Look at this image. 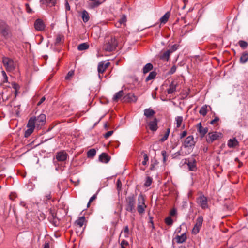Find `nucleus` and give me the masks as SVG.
<instances>
[{
    "mask_svg": "<svg viewBox=\"0 0 248 248\" xmlns=\"http://www.w3.org/2000/svg\"><path fill=\"white\" fill-rule=\"evenodd\" d=\"M170 12H167L160 19V21L161 23L165 24L168 20L170 16Z\"/></svg>",
    "mask_w": 248,
    "mask_h": 248,
    "instance_id": "28",
    "label": "nucleus"
},
{
    "mask_svg": "<svg viewBox=\"0 0 248 248\" xmlns=\"http://www.w3.org/2000/svg\"><path fill=\"white\" fill-rule=\"evenodd\" d=\"M170 132V128H168V129H167V131H166V133H165V134L163 135V136L162 137V138L160 139V140L161 142H164V141H165L166 140H167V139H168V137H169V135Z\"/></svg>",
    "mask_w": 248,
    "mask_h": 248,
    "instance_id": "42",
    "label": "nucleus"
},
{
    "mask_svg": "<svg viewBox=\"0 0 248 248\" xmlns=\"http://www.w3.org/2000/svg\"><path fill=\"white\" fill-rule=\"evenodd\" d=\"M148 125L150 130L151 131H156L158 128L157 121L156 118H154L152 121L149 122Z\"/></svg>",
    "mask_w": 248,
    "mask_h": 248,
    "instance_id": "15",
    "label": "nucleus"
},
{
    "mask_svg": "<svg viewBox=\"0 0 248 248\" xmlns=\"http://www.w3.org/2000/svg\"><path fill=\"white\" fill-rule=\"evenodd\" d=\"M13 87L14 89H15V90H16V92L17 91V90H18L19 88V85L17 84H16V83H14L13 85Z\"/></svg>",
    "mask_w": 248,
    "mask_h": 248,
    "instance_id": "58",
    "label": "nucleus"
},
{
    "mask_svg": "<svg viewBox=\"0 0 248 248\" xmlns=\"http://www.w3.org/2000/svg\"><path fill=\"white\" fill-rule=\"evenodd\" d=\"M177 243L180 244L184 242L186 239V235L185 233L181 235H177L175 238Z\"/></svg>",
    "mask_w": 248,
    "mask_h": 248,
    "instance_id": "23",
    "label": "nucleus"
},
{
    "mask_svg": "<svg viewBox=\"0 0 248 248\" xmlns=\"http://www.w3.org/2000/svg\"><path fill=\"white\" fill-rule=\"evenodd\" d=\"M2 76L4 79V80L3 81L4 83L7 82H8V77L7 76V75L4 71H2L1 72Z\"/></svg>",
    "mask_w": 248,
    "mask_h": 248,
    "instance_id": "50",
    "label": "nucleus"
},
{
    "mask_svg": "<svg viewBox=\"0 0 248 248\" xmlns=\"http://www.w3.org/2000/svg\"><path fill=\"white\" fill-rule=\"evenodd\" d=\"M155 113V111L150 108H146L144 110V115L148 118L154 116Z\"/></svg>",
    "mask_w": 248,
    "mask_h": 248,
    "instance_id": "25",
    "label": "nucleus"
},
{
    "mask_svg": "<svg viewBox=\"0 0 248 248\" xmlns=\"http://www.w3.org/2000/svg\"><path fill=\"white\" fill-rule=\"evenodd\" d=\"M64 41V36L61 34H58L56 36L55 40V44L58 45L60 44L63 43Z\"/></svg>",
    "mask_w": 248,
    "mask_h": 248,
    "instance_id": "33",
    "label": "nucleus"
},
{
    "mask_svg": "<svg viewBox=\"0 0 248 248\" xmlns=\"http://www.w3.org/2000/svg\"><path fill=\"white\" fill-rule=\"evenodd\" d=\"M170 53L167 49L164 51H162L160 53L159 56V58L164 61H168L170 59Z\"/></svg>",
    "mask_w": 248,
    "mask_h": 248,
    "instance_id": "16",
    "label": "nucleus"
},
{
    "mask_svg": "<svg viewBox=\"0 0 248 248\" xmlns=\"http://www.w3.org/2000/svg\"><path fill=\"white\" fill-rule=\"evenodd\" d=\"M197 203L202 209H205L208 207L207 199L203 195H200L197 199Z\"/></svg>",
    "mask_w": 248,
    "mask_h": 248,
    "instance_id": "7",
    "label": "nucleus"
},
{
    "mask_svg": "<svg viewBox=\"0 0 248 248\" xmlns=\"http://www.w3.org/2000/svg\"><path fill=\"white\" fill-rule=\"evenodd\" d=\"M110 156L106 153H102L100 155H99V160L103 162V163H108L109 160H110Z\"/></svg>",
    "mask_w": 248,
    "mask_h": 248,
    "instance_id": "19",
    "label": "nucleus"
},
{
    "mask_svg": "<svg viewBox=\"0 0 248 248\" xmlns=\"http://www.w3.org/2000/svg\"><path fill=\"white\" fill-rule=\"evenodd\" d=\"M141 154L143 155L144 160L142 162V164L144 166H146L147 164V163L149 160V157L146 153L143 152H142Z\"/></svg>",
    "mask_w": 248,
    "mask_h": 248,
    "instance_id": "41",
    "label": "nucleus"
},
{
    "mask_svg": "<svg viewBox=\"0 0 248 248\" xmlns=\"http://www.w3.org/2000/svg\"><path fill=\"white\" fill-rule=\"evenodd\" d=\"M9 27L3 21L0 20V34L4 37L8 35Z\"/></svg>",
    "mask_w": 248,
    "mask_h": 248,
    "instance_id": "9",
    "label": "nucleus"
},
{
    "mask_svg": "<svg viewBox=\"0 0 248 248\" xmlns=\"http://www.w3.org/2000/svg\"><path fill=\"white\" fill-rule=\"evenodd\" d=\"M68 156L64 151H61L56 153V158L58 161H64L67 159Z\"/></svg>",
    "mask_w": 248,
    "mask_h": 248,
    "instance_id": "12",
    "label": "nucleus"
},
{
    "mask_svg": "<svg viewBox=\"0 0 248 248\" xmlns=\"http://www.w3.org/2000/svg\"><path fill=\"white\" fill-rule=\"evenodd\" d=\"M137 97L132 93H129L124 96L122 99L123 102H136L137 100Z\"/></svg>",
    "mask_w": 248,
    "mask_h": 248,
    "instance_id": "11",
    "label": "nucleus"
},
{
    "mask_svg": "<svg viewBox=\"0 0 248 248\" xmlns=\"http://www.w3.org/2000/svg\"><path fill=\"white\" fill-rule=\"evenodd\" d=\"M37 124L40 123H45L46 122V115L44 114H41L38 117H36Z\"/></svg>",
    "mask_w": 248,
    "mask_h": 248,
    "instance_id": "32",
    "label": "nucleus"
},
{
    "mask_svg": "<svg viewBox=\"0 0 248 248\" xmlns=\"http://www.w3.org/2000/svg\"><path fill=\"white\" fill-rule=\"evenodd\" d=\"M195 145V141H194L193 136H189L186 137L183 144V146L185 148H191L194 147Z\"/></svg>",
    "mask_w": 248,
    "mask_h": 248,
    "instance_id": "10",
    "label": "nucleus"
},
{
    "mask_svg": "<svg viewBox=\"0 0 248 248\" xmlns=\"http://www.w3.org/2000/svg\"><path fill=\"white\" fill-rule=\"evenodd\" d=\"M238 44L243 49L246 48L248 46V43L243 40H240L238 42Z\"/></svg>",
    "mask_w": 248,
    "mask_h": 248,
    "instance_id": "46",
    "label": "nucleus"
},
{
    "mask_svg": "<svg viewBox=\"0 0 248 248\" xmlns=\"http://www.w3.org/2000/svg\"><path fill=\"white\" fill-rule=\"evenodd\" d=\"M82 19L84 23L87 22L90 19L89 13L85 10L82 12L81 14Z\"/></svg>",
    "mask_w": 248,
    "mask_h": 248,
    "instance_id": "27",
    "label": "nucleus"
},
{
    "mask_svg": "<svg viewBox=\"0 0 248 248\" xmlns=\"http://www.w3.org/2000/svg\"><path fill=\"white\" fill-rule=\"evenodd\" d=\"M74 74V72L73 70H71L68 72L66 76L65 77L66 79H69L71 77H72Z\"/></svg>",
    "mask_w": 248,
    "mask_h": 248,
    "instance_id": "49",
    "label": "nucleus"
},
{
    "mask_svg": "<svg viewBox=\"0 0 248 248\" xmlns=\"http://www.w3.org/2000/svg\"><path fill=\"white\" fill-rule=\"evenodd\" d=\"M124 94V91L123 90L119 91L114 95L112 98L113 101L116 102H118L120 99L122 100Z\"/></svg>",
    "mask_w": 248,
    "mask_h": 248,
    "instance_id": "21",
    "label": "nucleus"
},
{
    "mask_svg": "<svg viewBox=\"0 0 248 248\" xmlns=\"http://www.w3.org/2000/svg\"><path fill=\"white\" fill-rule=\"evenodd\" d=\"M89 47V45L86 43H83L78 46V49L79 51H82L87 49Z\"/></svg>",
    "mask_w": 248,
    "mask_h": 248,
    "instance_id": "34",
    "label": "nucleus"
},
{
    "mask_svg": "<svg viewBox=\"0 0 248 248\" xmlns=\"http://www.w3.org/2000/svg\"><path fill=\"white\" fill-rule=\"evenodd\" d=\"M239 142L236 138L230 139L228 140L227 145L229 148H234L238 145Z\"/></svg>",
    "mask_w": 248,
    "mask_h": 248,
    "instance_id": "20",
    "label": "nucleus"
},
{
    "mask_svg": "<svg viewBox=\"0 0 248 248\" xmlns=\"http://www.w3.org/2000/svg\"><path fill=\"white\" fill-rule=\"evenodd\" d=\"M181 155H182V154H181V151H178L173 155V158H176V157H177V156H180Z\"/></svg>",
    "mask_w": 248,
    "mask_h": 248,
    "instance_id": "60",
    "label": "nucleus"
},
{
    "mask_svg": "<svg viewBox=\"0 0 248 248\" xmlns=\"http://www.w3.org/2000/svg\"><path fill=\"white\" fill-rule=\"evenodd\" d=\"M222 137V134L218 132H212L208 133L206 138V141L209 143H211Z\"/></svg>",
    "mask_w": 248,
    "mask_h": 248,
    "instance_id": "4",
    "label": "nucleus"
},
{
    "mask_svg": "<svg viewBox=\"0 0 248 248\" xmlns=\"http://www.w3.org/2000/svg\"><path fill=\"white\" fill-rule=\"evenodd\" d=\"M65 6V9L66 11H69L70 10V6L67 1H66Z\"/></svg>",
    "mask_w": 248,
    "mask_h": 248,
    "instance_id": "59",
    "label": "nucleus"
},
{
    "mask_svg": "<svg viewBox=\"0 0 248 248\" xmlns=\"http://www.w3.org/2000/svg\"><path fill=\"white\" fill-rule=\"evenodd\" d=\"M34 129L31 128H28V129L25 131L24 133V136L26 138H28L30 136L33 132Z\"/></svg>",
    "mask_w": 248,
    "mask_h": 248,
    "instance_id": "43",
    "label": "nucleus"
},
{
    "mask_svg": "<svg viewBox=\"0 0 248 248\" xmlns=\"http://www.w3.org/2000/svg\"><path fill=\"white\" fill-rule=\"evenodd\" d=\"M86 219L84 216L79 217L75 222V224L79 227L81 228L83 226L85 222Z\"/></svg>",
    "mask_w": 248,
    "mask_h": 248,
    "instance_id": "24",
    "label": "nucleus"
},
{
    "mask_svg": "<svg viewBox=\"0 0 248 248\" xmlns=\"http://www.w3.org/2000/svg\"><path fill=\"white\" fill-rule=\"evenodd\" d=\"M248 61V53L244 52L242 54V55L240 58V62L241 63H245Z\"/></svg>",
    "mask_w": 248,
    "mask_h": 248,
    "instance_id": "30",
    "label": "nucleus"
},
{
    "mask_svg": "<svg viewBox=\"0 0 248 248\" xmlns=\"http://www.w3.org/2000/svg\"><path fill=\"white\" fill-rule=\"evenodd\" d=\"M34 27L38 31H42L45 28V25L41 19H37L34 23Z\"/></svg>",
    "mask_w": 248,
    "mask_h": 248,
    "instance_id": "18",
    "label": "nucleus"
},
{
    "mask_svg": "<svg viewBox=\"0 0 248 248\" xmlns=\"http://www.w3.org/2000/svg\"><path fill=\"white\" fill-rule=\"evenodd\" d=\"M2 62L7 71H13L16 67V63L8 57H3Z\"/></svg>",
    "mask_w": 248,
    "mask_h": 248,
    "instance_id": "2",
    "label": "nucleus"
},
{
    "mask_svg": "<svg viewBox=\"0 0 248 248\" xmlns=\"http://www.w3.org/2000/svg\"><path fill=\"white\" fill-rule=\"evenodd\" d=\"M176 213V210L175 209H173L170 212V215L172 216L175 215Z\"/></svg>",
    "mask_w": 248,
    "mask_h": 248,
    "instance_id": "64",
    "label": "nucleus"
},
{
    "mask_svg": "<svg viewBox=\"0 0 248 248\" xmlns=\"http://www.w3.org/2000/svg\"><path fill=\"white\" fill-rule=\"evenodd\" d=\"M179 45L177 44H175L172 46H171L169 49L168 50L170 51V52L171 54L173 52L177 50L179 48Z\"/></svg>",
    "mask_w": 248,
    "mask_h": 248,
    "instance_id": "39",
    "label": "nucleus"
},
{
    "mask_svg": "<svg viewBox=\"0 0 248 248\" xmlns=\"http://www.w3.org/2000/svg\"><path fill=\"white\" fill-rule=\"evenodd\" d=\"M186 163L187 164L190 171H195L197 170L196 162L195 159L188 160V162H186Z\"/></svg>",
    "mask_w": 248,
    "mask_h": 248,
    "instance_id": "17",
    "label": "nucleus"
},
{
    "mask_svg": "<svg viewBox=\"0 0 248 248\" xmlns=\"http://www.w3.org/2000/svg\"><path fill=\"white\" fill-rule=\"evenodd\" d=\"M117 44L116 38L112 37L108 42L104 44L103 49L106 51H112L116 48Z\"/></svg>",
    "mask_w": 248,
    "mask_h": 248,
    "instance_id": "3",
    "label": "nucleus"
},
{
    "mask_svg": "<svg viewBox=\"0 0 248 248\" xmlns=\"http://www.w3.org/2000/svg\"><path fill=\"white\" fill-rule=\"evenodd\" d=\"M203 220V219L202 216H198L196 220V224L194 226L192 230V233L193 234H197L199 233L201 228H202Z\"/></svg>",
    "mask_w": 248,
    "mask_h": 248,
    "instance_id": "6",
    "label": "nucleus"
},
{
    "mask_svg": "<svg viewBox=\"0 0 248 248\" xmlns=\"http://www.w3.org/2000/svg\"><path fill=\"white\" fill-rule=\"evenodd\" d=\"M176 66L175 65H173L169 71V73L170 74H173L176 72Z\"/></svg>",
    "mask_w": 248,
    "mask_h": 248,
    "instance_id": "52",
    "label": "nucleus"
},
{
    "mask_svg": "<svg viewBox=\"0 0 248 248\" xmlns=\"http://www.w3.org/2000/svg\"><path fill=\"white\" fill-rule=\"evenodd\" d=\"M41 2L43 4H46L49 6H53L55 5L56 0H41Z\"/></svg>",
    "mask_w": 248,
    "mask_h": 248,
    "instance_id": "29",
    "label": "nucleus"
},
{
    "mask_svg": "<svg viewBox=\"0 0 248 248\" xmlns=\"http://www.w3.org/2000/svg\"><path fill=\"white\" fill-rule=\"evenodd\" d=\"M124 233H126V234H128V233H129V228H128V226H126L124 227Z\"/></svg>",
    "mask_w": 248,
    "mask_h": 248,
    "instance_id": "62",
    "label": "nucleus"
},
{
    "mask_svg": "<svg viewBox=\"0 0 248 248\" xmlns=\"http://www.w3.org/2000/svg\"><path fill=\"white\" fill-rule=\"evenodd\" d=\"M161 154L163 156V161L165 163L167 160V153L165 150H163L161 152Z\"/></svg>",
    "mask_w": 248,
    "mask_h": 248,
    "instance_id": "48",
    "label": "nucleus"
},
{
    "mask_svg": "<svg viewBox=\"0 0 248 248\" xmlns=\"http://www.w3.org/2000/svg\"><path fill=\"white\" fill-rule=\"evenodd\" d=\"M196 127L200 134V136L202 138H203L208 132V128L207 127H202L201 123H198Z\"/></svg>",
    "mask_w": 248,
    "mask_h": 248,
    "instance_id": "14",
    "label": "nucleus"
},
{
    "mask_svg": "<svg viewBox=\"0 0 248 248\" xmlns=\"http://www.w3.org/2000/svg\"><path fill=\"white\" fill-rule=\"evenodd\" d=\"M176 84L175 83L174 81L172 82L169 88L167 89V93L168 94H171L176 91Z\"/></svg>",
    "mask_w": 248,
    "mask_h": 248,
    "instance_id": "26",
    "label": "nucleus"
},
{
    "mask_svg": "<svg viewBox=\"0 0 248 248\" xmlns=\"http://www.w3.org/2000/svg\"><path fill=\"white\" fill-rule=\"evenodd\" d=\"M153 68V65L150 63H148L146 64L143 68V73L144 74H146L148 73L149 71L152 70Z\"/></svg>",
    "mask_w": 248,
    "mask_h": 248,
    "instance_id": "31",
    "label": "nucleus"
},
{
    "mask_svg": "<svg viewBox=\"0 0 248 248\" xmlns=\"http://www.w3.org/2000/svg\"><path fill=\"white\" fill-rule=\"evenodd\" d=\"M187 135V131H183L180 135V138L183 139L184 138L186 135Z\"/></svg>",
    "mask_w": 248,
    "mask_h": 248,
    "instance_id": "54",
    "label": "nucleus"
},
{
    "mask_svg": "<svg viewBox=\"0 0 248 248\" xmlns=\"http://www.w3.org/2000/svg\"><path fill=\"white\" fill-rule=\"evenodd\" d=\"M152 183V178L151 177L148 176L146 177V181L144 184V186L146 187H148L151 186Z\"/></svg>",
    "mask_w": 248,
    "mask_h": 248,
    "instance_id": "45",
    "label": "nucleus"
},
{
    "mask_svg": "<svg viewBox=\"0 0 248 248\" xmlns=\"http://www.w3.org/2000/svg\"><path fill=\"white\" fill-rule=\"evenodd\" d=\"M113 133V131H109L107 132L105 135H104V138L106 139H108L109 138L110 136L112 135Z\"/></svg>",
    "mask_w": 248,
    "mask_h": 248,
    "instance_id": "51",
    "label": "nucleus"
},
{
    "mask_svg": "<svg viewBox=\"0 0 248 248\" xmlns=\"http://www.w3.org/2000/svg\"><path fill=\"white\" fill-rule=\"evenodd\" d=\"M109 65V62H107L105 63V62H100L98 63V72L99 73V74L100 73H103L106 70V69L108 67ZM99 77H100V75H99Z\"/></svg>",
    "mask_w": 248,
    "mask_h": 248,
    "instance_id": "13",
    "label": "nucleus"
},
{
    "mask_svg": "<svg viewBox=\"0 0 248 248\" xmlns=\"http://www.w3.org/2000/svg\"><path fill=\"white\" fill-rule=\"evenodd\" d=\"M138 204L137 206L138 212L140 214H143L145 211L146 205L145 204V200L142 195H140L138 199Z\"/></svg>",
    "mask_w": 248,
    "mask_h": 248,
    "instance_id": "5",
    "label": "nucleus"
},
{
    "mask_svg": "<svg viewBox=\"0 0 248 248\" xmlns=\"http://www.w3.org/2000/svg\"><path fill=\"white\" fill-rule=\"evenodd\" d=\"M96 150L94 149H90L87 152V156L88 157H93L96 155Z\"/></svg>",
    "mask_w": 248,
    "mask_h": 248,
    "instance_id": "38",
    "label": "nucleus"
},
{
    "mask_svg": "<svg viewBox=\"0 0 248 248\" xmlns=\"http://www.w3.org/2000/svg\"><path fill=\"white\" fill-rule=\"evenodd\" d=\"M121 181L120 180H117V188L118 189H120L121 188Z\"/></svg>",
    "mask_w": 248,
    "mask_h": 248,
    "instance_id": "61",
    "label": "nucleus"
},
{
    "mask_svg": "<svg viewBox=\"0 0 248 248\" xmlns=\"http://www.w3.org/2000/svg\"><path fill=\"white\" fill-rule=\"evenodd\" d=\"M175 121H176L177 127H180L181 124L183 121L182 116H177L175 118Z\"/></svg>",
    "mask_w": 248,
    "mask_h": 248,
    "instance_id": "44",
    "label": "nucleus"
},
{
    "mask_svg": "<svg viewBox=\"0 0 248 248\" xmlns=\"http://www.w3.org/2000/svg\"><path fill=\"white\" fill-rule=\"evenodd\" d=\"M14 109H13V111L15 112V113H16V115L17 116H19V114H20V104H15V103H14Z\"/></svg>",
    "mask_w": 248,
    "mask_h": 248,
    "instance_id": "37",
    "label": "nucleus"
},
{
    "mask_svg": "<svg viewBox=\"0 0 248 248\" xmlns=\"http://www.w3.org/2000/svg\"><path fill=\"white\" fill-rule=\"evenodd\" d=\"M25 7H26V11L28 13H32V9L30 8V5L28 3H26L25 4Z\"/></svg>",
    "mask_w": 248,
    "mask_h": 248,
    "instance_id": "53",
    "label": "nucleus"
},
{
    "mask_svg": "<svg viewBox=\"0 0 248 248\" xmlns=\"http://www.w3.org/2000/svg\"><path fill=\"white\" fill-rule=\"evenodd\" d=\"M46 100V98L45 96L42 97L40 101L37 103V105L40 106L45 100Z\"/></svg>",
    "mask_w": 248,
    "mask_h": 248,
    "instance_id": "57",
    "label": "nucleus"
},
{
    "mask_svg": "<svg viewBox=\"0 0 248 248\" xmlns=\"http://www.w3.org/2000/svg\"><path fill=\"white\" fill-rule=\"evenodd\" d=\"M156 76V73L155 71L151 72L149 75L146 77L145 81L148 82L150 80H152L155 78Z\"/></svg>",
    "mask_w": 248,
    "mask_h": 248,
    "instance_id": "36",
    "label": "nucleus"
},
{
    "mask_svg": "<svg viewBox=\"0 0 248 248\" xmlns=\"http://www.w3.org/2000/svg\"><path fill=\"white\" fill-rule=\"evenodd\" d=\"M121 245H123L124 246H127L128 245V242L125 240H123L121 241Z\"/></svg>",
    "mask_w": 248,
    "mask_h": 248,
    "instance_id": "56",
    "label": "nucleus"
},
{
    "mask_svg": "<svg viewBox=\"0 0 248 248\" xmlns=\"http://www.w3.org/2000/svg\"><path fill=\"white\" fill-rule=\"evenodd\" d=\"M136 201L134 196H129L126 198L125 210L131 213L135 211Z\"/></svg>",
    "mask_w": 248,
    "mask_h": 248,
    "instance_id": "1",
    "label": "nucleus"
},
{
    "mask_svg": "<svg viewBox=\"0 0 248 248\" xmlns=\"http://www.w3.org/2000/svg\"><path fill=\"white\" fill-rule=\"evenodd\" d=\"M165 223L169 226H171L173 223V220L170 217H168L165 219Z\"/></svg>",
    "mask_w": 248,
    "mask_h": 248,
    "instance_id": "47",
    "label": "nucleus"
},
{
    "mask_svg": "<svg viewBox=\"0 0 248 248\" xmlns=\"http://www.w3.org/2000/svg\"><path fill=\"white\" fill-rule=\"evenodd\" d=\"M207 108H208V106L207 105H203L200 109V111H199V113L203 116H205L206 114H207Z\"/></svg>",
    "mask_w": 248,
    "mask_h": 248,
    "instance_id": "35",
    "label": "nucleus"
},
{
    "mask_svg": "<svg viewBox=\"0 0 248 248\" xmlns=\"http://www.w3.org/2000/svg\"><path fill=\"white\" fill-rule=\"evenodd\" d=\"M36 123V117H32L30 118L27 125L28 128H35V124Z\"/></svg>",
    "mask_w": 248,
    "mask_h": 248,
    "instance_id": "22",
    "label": "nucleus"
},
{
    "mask_svg": "<svg viewBox=\"0 0 248 248\" xmlns=\"http://www.w3.org/2000/svg\"><path fill=\"white\" fill-rule=\"evenodd\" d=\"M219 120V117H216L214 120H213L212 121H211L210 122V124H215L216 122L218 121Z\"/></svg>",
    "mask_w": 248,
    "mask_h": 248,
    "instance_id": "55",
    "label": "nucleus"
},
{
    "mask_svg": "<svg viewBox=\"0 0 248 248\" xmlns=\"http://www.w3.org/2000/svg\"><path fill=\"white\" fill-rule=\"evenodd\" d=\"M49 214L50 215L48 218L49 222L54 226H58L59 224V220L56 217V215L54 211L50 209L49 210Z\"/></svg>",
    "mask_w": 248,
    "mask_h": 248,
    "instance_id": "8",
    "label": "nucleus"
},
{
    "mask_svg": "<svg viewBox=\"0 0 248 248\" xmlns=\"http://www.w3.org/2000/svg\"><path fill=\"white\" fill-rule=\"evenodd\" d=\"M96 198V194L93 195V196H92L90 200H89V202H91L92 201L94 200Z\"/></svg>",
    "mask_w": 248,
    "mask_h": 248,
    "instance_id": "63",
    "label": "nucleus"
},
{
    "mask_svg": "<svg viewBox=\"0 0 248 248\" xmlns=\"http://www.w3.org/2000/svg\"><path fill=\"white\" fill-rule=\"evenodd\" d=\"M126 21H127L126 16L125 15H123L121 16V18L119 19L118 22L120 23L122 25L125 26Z\"/></svg>",
    "mask_w": 248,
    "mask_h": 248,
    "instance_id": "40",
    "label": "nucleus"
}]
</instances>
